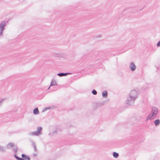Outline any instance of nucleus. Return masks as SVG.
<instances>
[{"mask_svg":"<svg viewBox=\"0 0 160 160\" xmlns=\"http://www.w3.org/2000/svg\"><path fill=\"white\" fill-rule=\"evenodd\" d=\"M138 92L134 90H132L129 94V96L127 98L126 101V103L130 106L133 105L135 100L138 98Z\"/></svg>","mask_w":160,"mask_h":160,"instance_id":"f257e3e1","label":"nucleus"},{"mask_svg":"<svg viewBox=\"0 0 160 160\" xmlns=\"http://www.w3.org/2000/svg\"><path fill=\"white\" fill-rule=\"evenodd\" d=\"M158 113V108L155 107H152V108L151 112L147 117L145 121L146 122L149 120L154 119L156 118Z\"/></svg>","mask_w":160,"mask_h":160,"instance_id":"f03ea898","label":"nucleus"},{"mask_svg":"<svg viewBox=\"0 0 160 160\" xmlns=\"http://www.w3.org/2000/svg\"><path fill=\"white\" fill-rule=\"evenodd\" d=\"M42 129V128L41 127H38L37 128L36 131L29 132L28 135L30 136H38L42 134L41 131Z\"/></svg>","mask_w":160,"mask_h":160,"instance_id":"7ed1b4c3","label":"nucleus"},{"mask_svg":"<svg viewBox=\"0 0 160 160\" xmlns=\"http://www.w3.org/2000/svg\"><path fill=\"white\" fill-rule=\"evenodd\" d=\"M5 22L3 21L0 24V36L2 35L3 31L5 28Z\"/></svg>","mask_w":160,"mask_h":160,"instance_id":"20e7f679","label":"nucleus"},{"mask_svg":"<svg viewBox=\"0 0 160 160\" xmlns=\"http://www.w3.org/2000/svg\"><path fill=\"white\" fill-rule=\"evenodd\" d=\"M129 68L132 71H133L135 70L136 69V66L134 62H131V63Z\"/></svg>","mask_w":160,"mask_h":160,"instance_id":"39448f33","label":"nucleus"},{"mask_svg":"<svg viewBox=\"0 0 160 160\" xmlns=\"http://www.w3.org/2000/svg\"><path fill=\"white\" fill-rule=\"evenodd\" d=\"M94 107L97 108L103 105V103L102 102H95L93 103Z\"/></svg>","mask_w":160,"mask_h":160,"instance_id":"423d86ee","label":"nucleus"},{"mask_svg":"<svg viewBox=\"0 0 160 160\" xmlns=\"http://www.w3.org/2000/svg\"><path fill=\"white\" fill-rule=\"evenodd\" d=\"M22 158L24 160H30V158L28 156L25 155L24 154H22Z\"/></svg>","mask_w":160,"mask_h":160,"instance_id":"0eeeda50","label":"nucleus"},{"mask_svg":"<svg viewBox=\"0 0 160 160\" xmlns=\"http://www.w3.org/2000/svg\"><path fill=\"white\" fill-rule=\"evenodd\" d=\"M70 73H68V72H66V73H62V72H60L59 73H58L57 74V75L59 77H62V76H66L68 75Z\"/></svg>","mask_w":160,"mask_h":160,"instance_id":"6e6552de","label":"nucleus"},{"mask_svg":"<svg viewBox=\"0 0 160 160\" xmlns=\"http://www.w3.org/2000/svg\"><path fill=\"white\" fill-rule=\"evenodd\" d=\"M57 84L56 81L55 80L52 79L51 82L50 86L48 88V89L50 88V87L53 86L57 85Z\"/></svg>","mask_w":160,"mask_h":160,"instance_id":"1a4fd4ad","label":"nucleus"},{"mask_svg":"<svg viewBox=\"0 0 160 160\" xmlns=\"http://www.w3.org/2000/svg\"><path fill=\"white\" fill-rule=\"evenodd\" d=\"M154 123L155 126H158L160 124V120L159 119H156L154 121Z\"/></svg>","mask_w":160,"mask_h":160,"instance_id":"9d476101","label":"nucleus"},{"mask_svg":"<svg viewBox=\"0 0 160 160\" xmlns=\"http://www.w3.org/2000/svg\"><path fill=\"white\" fill-rule=\"evenodd\" d=\"M33 113L35 115H38L39 113V111L38 108H36L33 110Z\"/></svg>","mask_w":160,"mask_h":160,"instance_id":"9b49d317","label":"nucleus"},{"mask_svg":"<svg viewBox=\"0 0 160 160\" xmlns=\"http://www.w3.org/2000/svg\"><path fill=\"white\" fill-rule=\"evenodd\" d=\"M102 96L104 98H106L108 96V92L105 90L102 92Z\"/></svg>","mask_w":160,"mask_h":160,"instance_id":"f8f14e48","label":"nucleus"},{"mask_svg":"<svg viewBox=\"0 0 160 160\" xmlns=\"http://www.w3.org/2000/svg\"><path fill=\"white\" fill-rule=\"evenodd\" d=\"M14 146V144L12 143H9L7 145V148L10 149Z\"/></svg>","mask_w":160,"mask_h":160,"instance_id":"ddd939ff","label":"nucleus"},{"mask_svg":"<svg viewBox=\"0 0 160 160\" xmlns=\"http://www.w3.org/2000/svg\"><path fill=\"white\" fill-rule=\"evenodd\" d=\"M0 151L4 152H6V150L3 147L0 145Z\"/></svg>","mask_w":160,"mask_h":160,"instance_id":"4468645a","label":"nucleus"},{"mask_svg":"<svg viewBox=\"0 0 160 160\" xmlns=\"http://www.w3.org/2000/svg\"><path fill=\"white\" fill-rule=\"evenodd\" d=\"M113 156L114 158H117L119 156V154L116 152H114L113 153Z\"/></svg>","mask_w":160,"mask_h":160,"instance_id":"2eb2a0df","label":"nucleus"},{"mask_svg":"<svg viewBox=\"0 0 160 160\" xmlns=\"http://www.w3.org/2000/svg\"><path fill=\"white\" fill-rule=\"evenodd\" d=\"M92 94H93L94 95H96L97 93V91L95 89L93 90L92 91Z\"/></svg>","mask_w":160,"mask_h":160,"instance_id":"dca6fc26","label":"nucleus"},{"mask_svg":"<svg viewBox=\"0 0 160 160\" xmlns=\"http://www.w3.org/2000/svg\"><path fill=\"white\" fill-rule=\"evenodd\" d=\"M18 148L17 147H14L13 149L12 150L14 151V152L16 153L17 152Z\"/></svg>","mask_w":160,"mask_h":160,"instance_id":"f3484780","label":"nucleus"},{"mask_svg":"<svg viewBox=\"0 0 160 160\" xmlns=\"http://www.w3.org/2000/svg\"><path fill=\"white\" fill-rule=\"evenodd\" d=\"M32 144L33 146L34 147V151H36L37 150V148H36L35 145L34 143V142H32Z\"/></svg>","mask_w":160,"mask_h":160,"instance_id":"a211bd4d","label":"nucleus"},{"mask_svg":"<svg viewBox=\"0 0 160 160\" xmlns=\"http://www.w3.org/2000/svg\"><path fill=\"white\" fill-rule=\"evenodd\" d=\"M16 112V111H10V112H8V114H12L13 113H15Z\"/></svg>","mask_w":160,"mask_h":160,"instance_id":"6ab92c4d","label":"nucleus"},{"mask_svg":"<svg viewBox=\"0 0 160 160\" xmlns=\"http://www.w3.org/2000/svg\"><path fill=\"white\" fill-rule=\"evenodd\" d=\"M51 108L50 107H46V108H45L44 110H43L42 111L44 112L45 111L47 110L50 109Z\"/></svg>","mask_w":160,"mask_h":160,"instance_id":"aec40b11","label":"nucleus"},{"mask_svg":"<svg viewBox=\"0 0 160 160\" xmlns=\"http://www.w3.org/2000/svg\"><path fill=\"white\" fill-rule=\"evenodd\" d=\"M157 46L158 47H160V41L158 42L157 44Z\"/></svg>","mask_w":160,"mask_h":160,"instance_id":"412c9836","label":"nucleus"},{"mask_svg":"<svg viewBox=\"0 0 160 160\" xmlns=\"http://www.w3.org/2000/svg\"><path fill=\"white\" fill-rule=\"evenodd\" d=\"M33 156H34V157H36V156H37V154H35V153H34V154H33Z\"/></svg>","mask_w":160,"mask_h":160,"instance_id":"4be33fe9","label":"nucleus"},{"mask_svg":"<svg viewBox=\"0 0 160 160\" xmlns=\"http://www.w3.org/2000/svg\"><path fill=\"white\" fill-rule=\"evenodd\" d=\"M3 101V100L2 99L0 100V104Z\"/></svg>","mask_w":160,"mask_h":160,"instance_id":"5701e85b","label":"nucleus"}]
</instances>
